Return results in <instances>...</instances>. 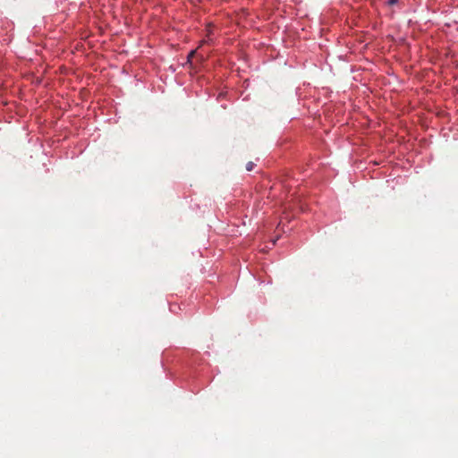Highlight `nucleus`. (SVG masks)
Instances as JSON below:
<instances>
[{
	"mask_svg": "<svg viewBox=\"0 0 458 458\" xmlns=\"http://www.w3.org/2000/svg\"><path fill=\"white\" fill-rule=\"evenodd\" d=\"M254 165H255V164L253 162H251V161L248 162L246 165L247 171H252Z\"/></svg>",
	"mask_w": 458,
	"mask_h": 458,
	"instance_id": "f257e3e1",
	"label": "nucleus"
},
{
	"mask_svg": "<svg viewBox=\"0 0 458 458\" xmlns=\"http://www.w3.org/2000/svg\"><path fill=\"white\" fill-rule=\"evenodd\" d=\"M195 54V51H191L190 54H189V58H191V56H193Z\"/></svg>",
	"mask_w": 458,
	"mask_h": 458,
	"instance_id": "7ed1b4c3",
	"label": "nucleus"
},
{
	"mask_svg": "<svg viewBox=\"0 0 458 458\" xmlns=\"http://www.w3.org/2000/svg\"><path fill=\"white\" fill-rule=\"evenodd\" d=\"M388 3L390 5H393L397 3V0H389Z\"/></svg>",
	"mask_w": 458,
	"mask_h": 458,
	"instance_id": "f03ea898",
	"label": "nucleus"
}]
</instances>
